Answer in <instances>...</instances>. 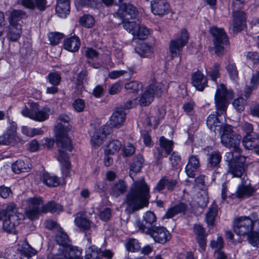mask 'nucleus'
I'll list each match as a JSON object with an SVG mask.
<instances>
[{"instance_id": "obj_1", "label": "nucleus", "mask_w": 259, "mask_h": 259, "mask_svg": "<svg viewBox=\"0 0 259 259\" xmlns=\"http://www.w3.org/2000/svg\"><path fill=\"white\" fill-rule=\"evenodd\" d=\"M144 159L143 156L139 155L134 159L130 166L129 175L133 179V183L124 200L126 209L129 212L141 209L148 205L150 199L149 188L143 178L134 181L133 173L138 172L143 166Z\"/></svg>"}, {"instance_id": "obj_2", "label": "nucleus", "mask_w": 259, "mask_h": 259, "mask_svg": "<svg viewBox=\"0 0 259 259\" xmlns=\"http://www.w3.org/2000/svg\"><path fill=\"white\" fill-rule=\"evenodd\" d=\"M58 123L55 127L57 144L58 147L59 155L58 160L62 164L63 171L66 176L69 173L70 163L69 161L68 152L72 149L71 141L66 133L70 129L69 126L65 127L63 123H68L70 118L66 115H61L58 118Z\"/></svg>"}, {"instance_id": "obj_3", "label": "nucleus", "mask_w": 259, "mask_h": 259, "mask_svg": "<svg viewBox=\"0 0 259 259\" xmlns=\"http://www.w3.org/2000/svg\"><path fill=\"white\" fill-rule=\"evenodd\" d=\"M232 92L227 91L223 84L218 86L214 97L217 112L210 114L206 121L207 125L211 131L215 132L221 128L220 125L218 124L220 122L218 116L223 114L226 109L227 100L232 99Z\"/></svg>"}, {"instance_id": "obj_4", "label": "nucleus", "mask_w": 259, "mask_h": 259, "mask_svg": "<svg viewBox=\"0 0 259 259\" xmlns=\"http://www.w3.org/2000/svg\"><path fill=\"white\" fill-rule=\"evenodd\" d=\"M28 207L25 211L26 217L33 220L38 218L41 213L48 211L57 212L62 210V206L54 201H50L45 205L40 197L29 198L26 200Z\"/></svg>"}, {"instance_id": "obj_5", "label": "nucleus", "mask_w": 259, "mask_h": 259, "mask_svg": "<svg viewBox=\"0 0 259 259\" xmlns=\"http://www.w3.org/2000/svg\"><path fill=\"white\" fill-rule=\"evenodd\" d=\"M221 143L225 147L232 148L231 151L235 154V157L241 154V150L239 147L241 136L236 134L233 130L232 127L229 125H225L221 127Z\"/></svg>"}, {"instance_id": "obj_6", "label": "nucleus", "mask_w": 259, "mask_h": 259, "mask_svg": "<svg viewBox=\"0 0 259 259\" xmlns=\"http://www.w3.org/2000/svg\"><path fill=\"white\" fill-rule=\"evenodd\" d=\"M16 211V205L12 203L8 204L5 209L0 210V221H3V228L5 232H14L16 226L19 224Z\"/></svg>"}, {"instance_id": "obj_7", "label": "nucleus", "mask_w": 259, "mask_h": 259, "mask_svg": "<svg viewBox=\"0 0 259 259\" xmlns=\"http://www.w3.org/2000/svg\"><path fill=\"white\" fill-rule=\"evenodd\" d=\"M29 107V109L25 107L21 110L23 116L38 122H43L49 118L51 110L48 106L40 108L37 103L33 102Z\"/></svg>"}, {"instance_id": "obj_8", "label": "nucleus", "mask_w": 259, "mask_h": 259, "mask_svg": "<svg viewBox=\"0 0 259 259\" xmlns=\"http://www.w3.org/2000/svg\"><path fill=\"white\" fill-rule=\"evenodd\" d=\"M135 224L139 230L149 234L156 242L163 244L170 238V233L164 227L147 228L139 220L136 221Z\"/></svg>"}, {"instance_id": "obj_9", "label": "nucleus", "mask_w": 259, "mask_h": 259, "mask_svg": "<svg viewBox=\"0 0 259 259\" xmlns=\"http://www.w3.org/2000/svg\"><path fill=\"white\" fill-rule=\"evenodd\" d=\"M251 217H241L236 219L234 221L233 230L238 235H248L252 232L254 223L257 216L253 213Z\"/></svg>"}, {"instance_id": "obj_10", "label": "nucleus", "mask_w": 259, "mask_h": 259, "mask_svg": "<svg viewBox=\"0 0 259 259\" xmlns=\"http://www.w3.org/2000/svg\"><path fill=\"white\" fill-rule=\"evenodd\" d=\"M210 32L212 36L214 51L218 55H223L226 52L225 47L229 45L226 33L223 28L212 27Z\"/></svg>"}, {"instance_id": "obj_11", "label": "nucleus", "mask_w": 259, "mask_h": 259, "mask_svg": "<svg viewBox=\"0 0 259 259\" xmlns=\"http://www.w3.org/2000/svg\"><path fill=\"white\" fill-rule=\"evenodd\" d=\"M225 156L230 164L229 172L233 177H241L244 171L245 157L240 154L236 158L235 154L231 152H227Z\"/></svg>"}, {"instance_id": "obj_12", "label": "nucleus", "mask_w": 259, "mask_h": 259, "mask_svg": "<svg viewBox=\"0 0 259 259\" xmlns=\"http://www.w3.org/2000/svg\"><path fill=\"white\" fill-rule=\"evenodd\" d=\"M189 35L186 29H183L175 38L170 40L169 45L171 58L179 57L183 48L187 44Z\"/></svg>"}, {"instance_id": "obj_13", "label": "nucleus", "mask_w": 259, "mask_h": 259, "mask_svg": "<svg viewBox=\"0 0 259 259\" xmlns=\"http://www.w3.org/2000/svg\"><path fill=\"white\" fill-rule=\"evenodd\" d=\"M164 85L158 82H155L147 87L140 97L139 103L141 106L148 105L153 100L155 95L159 94L163 89Z\"/></svg>"}, {"instance_id": "obj_14", "label": "nucleus", "mask_w": 259, "mask_h": 259, "mask_svg": "<svg viewBox=\"0 0 259 259\" xmlns=\"http://www.w3.org/2000/svg\"><path fill=\"white\" fill-rule=\"evenodd\" d=\"M137 8L132 4L121 5L116 13L114 14L115 17L120 18L122 21L135 20L138 15Z\"/></svg>"}, {"instance_id": "obj_15", "label": "nucleus", "mask_w": 259, "mask_h": 259, "mask_svg": "<svg viewBox=\"0 0 259 259\" xmlns=\"http://www.w3.org/2000/svg\"><path fill=\"white\" fill-rule=\"evenodd\" d=\"M17 127L15 123H12L4 132L0 136V145H15L19 141V138L17 135Z\"/></svg>"}, {"instance_id": "obj_16", "label": "nucleus", "mask_w": 259, "mask_h": 259, "mask_svg": "<svg viewBox=\"0 0 259 259\" xmlns=\"http://www.w3.org/2000/svg\"><path fill=\"white\" fill-rule=\"evenodd\" d=\"M60 253L49 255L48 259H82L81 251L75 248L71 249L69 247H62Z\"/></svg>"}, {"instance_id": "obj_17", "label": "nucleus", "mask_w": 259, "mask_h": 259, "mask_svg": "<svg viewBox=\"0 0 259 259\" xmlns=\"http://www.w3.org/2000/svg\"><path fill=\"white\" fill-rule=\"evenodd\" d=\"M111 132V128L108 125H104L100 127L95 132L91 137L92 145L95 147H99L103 143L107 135H109Z\"/></svg>"}, {"instance_id": "obj_18", "label": "nucleus", "mask_w": 259, "mask_h": 259, "mask_svg": "<svg viewBox=\"0 0 259 259\" xmlns=\"http://www.w3.org/2000/svg\"><path fill=\"white\" fill-rule=\"evenodd\" d=\"M255 192V189L249 182L243 179L241 183L238 186L235 195L238 198L244 199L251 196Z\"/></svg>"}, {"instance_id": "obj_19", "label": "nucleus", "mask_w": 259, "mask_h": 259, "mask_svg": "<svg viewBox=\"0 0 259 259\" xmlns=\"http://www.w3.org/2000/svg\"><path fill=\"white\" fill-rule=\"evenodd\" d=\"M150 4L152 12L154 15L163 16L169 12L170 6L166 0H152Z\"/></svg>"}, {"instance_id": "obj_20", "label": "nucleus", "mask_w": 259, "mask_h": 259, "mask_svg": "<svg viewBox=\"0 0 259 259\" xmlns=\"http://www.w3.org/2000/svg\"><path fill=\"white\" fill-rule=\"evenodd\" d=\"M233 17L231 25L233 32H237L242 30L245 24V14L242 11H234L233 12Z\"/></svg>"}, {"instance_id": "obj_21", "label": "nucleus", "mask_w": 259, "mask_h": 259, "mask_svg": "<svg viewBox=\"0 0 259 259\" xmlns=\"http://www.w3.org/2000/svg\"><path fill=\"white\" fill-rule=\"evenodd\" d=\"M159 142L160 147L157 148L158 154L157 157V163L158 164L161 163L160 160L163 156L162 150H163L165 151V156L168 155L172 151L173 145L171 141L167 140L164 137H160Z\"/></svg>"}, {"instance_id": "obj_22", "label": "nucleus", "mask_w": 259, "mask_h": 259, "mask_svg": "<svg viewBox=\"0 0 259 259\" xmlns=\"http://www.w3.org/2000/svg\"><path fill=\"white\" fill-rule=\"evenodd\" d=\"M16 251L22 256L30 258L37 253V251L32 247L27 241L24 240L20 241L17 246Z\"/></svg>"}, {"instance_id": "obj_23", "label": "nucleus", "mask_w": 259, "mask_h": 259, "mask_svg": "<svg viewBox=\"0 0 259 259\" xmlns=\"http://www.w3.org/2000/svg\"><path fill=\"white\" fill-rule=\"evenodd\" d=\"M200 165L199 159L197 156L193 155L190 156L185 167L187 176L190 178H194Z\"/></svg>"}, {"instance_id": "obj_24", "label": "nucleus", "mask_w": 259, "mask_h": 259, "mask_svg": "<svg viewBox=\"0 0 259 259\" xmlns=\"http://www.w3.org/2000/svg\"><path fill=\"white\" fill-rule=\"evenodd\" d=\"M126 114L122 108H118L110 118V124L112 127H119L124 122Z\"/></svg>"}, {"instance_id": "obj_25", "label": "nucleus", "mask_w": 259, "mask_h": 259, "mask_svg": "<svg viewBox=\"0 0 259 259\" xmlns=\"http://www.w3.org/2000/svg\"><path fill=\"white\" fill-rule=\"evenodd\" d=\"M193 232L196 235L197 243L201 248L200 251H204L206 246V237L205 229L199 224H195L193 227Z\"/></svg>"}, {"instance_id": "obj_26", "label": "nucleus", "mask_w": 259, "mask_h": 259, "mask_svg": "<svg viewBox=\"0 0 259 259\" xmlns=\"http://www.w3.org/2000/svg\"><path fill=\"white\" fill-rule=\"evenodd\" d=\"M56 241L57 243L59 245L58 248V252L57 253H60V249L62 247H69L71 249H73L76 247H73L69 245L70 241L66 233H65L62 228H59L58 232L56 236Z\"/></svg>"}, {"instance_id": "obj_27", "label": "nucleus", "mask_w": 259, "mask_h": 259, "mask_svg": "<svg viewBox=\"0 0 259 259\" xmlns=\"http://www.w3.org/2000/svg\"><path fill=\"white\" fill-rule=\"evenodd\" d=\"M27 17L25 12L21 10L13 9L10 13L8 21L10 26L21 25L19 22Z\"/></svg>"}, {"instance_id": "obj_28", "label": "nucleus", "mask_w": 259, "mask_h": 259, "mask_svg": "<svg viewBox=\"0 0 259 259\" xmlns=\"http://www.w3.org/2000/svg\"><path fill=\"white\" fill-rule=\"evenodd\" d=\"M70 0H57L56 12L61 18H65L70 12Z\"/></svg>"}, {"instance_id": "obj_29", "label": "nucleus", "mask_w": 259, "mask_h": 259, "mask_svg": "<svg viewBox=\"0 0 259 259\" xmlns=\"http://www.w3.org/2000/svg\"><path fill=\"white\" fill-rule=\"evenodd\" d=\"M242 142L246 149H253L256 147L259 143V135L256 133L246 135L242 139Z\"/></svg>"}, {"instance_id": "obj_30", "label": "nucleus", "mask_w": 259, "mask_h": 259, "mask_svg": "<svg viewBox=\"0 0 259 259\" xmlns=\"http://www.w3.org/2000/svg\"><path fill=\"white\" fill-rule=\"evenodd\" d=\"M177 184L176 180L171 179L167 177L162 178L157 184L155 190L158 191L162 190L165 187L169 191H172Z\"/></svg>"}, {"instance_id": "obj_31", "label": "nucleus", "mask_w": 259, "mask_h": 259, "mask_svg": "<svg viewBox=\"0 0 259 259\" xmlns=\"http://www.w3.org/2000/svg\"><path fill=\"white\" fill-rule=\"evenodd\" d=\"M74 223L78 228L84 231L88 230L91 226V222L81 212L76 214Z\"/></svg>"}, {"instance_id": "obj_32", "label": "nucleus", "mask_w": 259, "mask_h": 259, "mask_svg": "<svg viewBox=\"0 0 259 259\" xmlns=\"http://www.w3.org/2000/svg\"><path fill=\"white\" fill-rule=\"evenodd\" d=\"M193 85L196 89L200 91L203 90L207 82L204 76L200 72L198 71L193 74L192 76Z\"/></svg>"}, {"instance_id": "obj_33", "label": "nucleus", "mask_w": 259, "mask_h": 259, "mask_svg": "<svg viewBox=\"0 0 259 259\" xmlns=\"http://www.w3.org/2000/svg\"><path fill=\"white\" fill-rule=\"evenodd\" d=\"M127 185L125 182L122 180H119L114 183L110 189V194L115 197H117L121 194L126 191Z\"/></svg>"}, {"instance_id": "obj_34", "label": "nucleus", "mask_w": 259, "mask_h": 259, "mask_svg": "<svg viewBox=\"0 0 259 259\" xmlns=\"http://www.w3.org/2000/svg\"><path fill=\"white\" fill-rule=\"evenodd\" d=\"M41 179L43 183L49 187H56L60 183V180L57 177L47 172L42 175Z\"/></svg>"}, {"instance_id": "obj_35", "label": "nucleus", "mask_w": 259, "mask_h": 259, "mask_svg": "<svg viewBox=\"0 0 259 259\" xmlns=\"http://www.w3.org/2000/svg\"><path fill=\"white\" fill-rule=\"evenodd\" d=\"M80 47V41L76 36L68 38L64 40V49L68 51L74 52L78 51Z\"/></svg>"}, {"instance_id": "obj_36", "label": "nucleus", "mask_w": 259, "mask_h": 259, "mask_svg": "<svg viewBox=\"0 0 259 259\" xmlns=\"http://www.w3.org/2000/svg\"><path fill=\"white\" fill-rule=\"evenodd\" d=\"M186 208L187 206L185 204L183 203H180L168 209L165 215L163 217V218H171L179 213L184 212L186 210Z\"/></svg>"}, {"instance_id": "obj_37", "label": "nucleus", "mask_w": 259, "mask_h": 259, "mask_svg": "<svg viewBox=\"0 0 259 259\" xmlns=\"http://www.w3.org/2000/svg\"><path fill=\"white\" fill-rule=\"evenodd\" d=\"M12 169L15 173L18 174L27 172L30 169L29 164L28 161L19 160L12 165Z\"/></svg>"}, {"instance_id": "obj_38", "label": "nucleus", "mask_w": 259, "mask_h": 259, "mask_svg": "<svg viewBox=\"0 0 259 259\" xmlns=\"http://www.w3.org/2000/svg\"><path fill=\"white\" fill-rule=\"evenodd\" d=\"M122 23L124 28L134 36L136 33V30L138 28L140 21L136 18L135 20L122 21Z\"/></svg>"}, {"instance_id": "obj_39", "label": "nucleus", "mask_w": 259, "mask_h": 259, "mask_svg": "<svg viewBox=\"0 0 259 259\" xmlns=\"http://www.w3.org/2000/svg\"><path fill=\"white\" fill-rule=\"evenodd\" d=\"M222 156L218 151H213L207 155V161L211 167L218 166L221 160Z\"/></svg>"}, {"instance_id": "obj_40", "label": "nucleus", "mask_w": 259, "mask_h": 259, "mask_svg": "<svg viewBox=\"0 0 259 259\" xmlns=\"http://www.w3.org/2000/svg\"><path fill=\"white\" fill-rule=\"evenodd\" d=\"M22 33L21 25L10 26V30L8 34V37L13 41L19 39Z\"/></svg>"}, {"instance_id": "obj_41", "label": "nucleus", "mask_w": 259, "mask_h": 259, "mask_svg": "<svg viewBox=\"0 0 259 259\" xmlns=\"http://www.w3.org/2000/svg\"><path fill=\"white\" fill-rule=\"evenodd\" d=\"M101 257V251L100 248L92 245L86 250L85 259H99Z\"/></svg>"}, {"instance_id": "obj_42", "label": "nucleus", "mask_w": 259, "mask_h": 259, "mask_svg": "<svg viewBox=\"0 0 259 259\" xmlns=\"http://www.w3.org/2000/svg\"><path fill=\"white\" fill-rule=\"evenodd\" d=\"M136 51L141 57H148L153 53V49L146 43L142 44L136 49Z\"/></svg>"}, {"instance_id": "obj_43", "label": "nucleus", "mask_w": 259, "mask_h": 259, "mask_svg": "<svg viewBox=\"0 0 259 259\" xmlns=\"http://www.w3.org/2000/svg\"><path fill=\"white\" fill-rule=\"evenodd\" d=\"M143 219L145 222L144 226L147 228H154V223L156 221V217L155 214L150 211H147L143 215Z\"/></svg>"}, {"instance_id": "obj_44", "label": "nucleus", "mask_w": 259, "mask_h": 259, "mask_svg": "<svg viewBox=\"0 0 259 259\" xmlns=\"http://www.w3.org/2000/svg\"><path fill=\"white\" fill-rule=\"evenodd\" d=\"M122 146L121 143L118 140L111 141L106 147V152L109 154H113L118 152Z\"/></svg>"}, {"instance_id": "obj_45", "label": "nucleus", "mask_w": 259, "mask_h": 259, "mask_svg": "<svg viewBox=\"0 0 259 259\" xmlns=\"http://www.w3.org/2000/svg\"><path fill=\"white\" fill-rule=\"evenodd\" d=\"M217 212V206L215 205H212L206 214V221L208 225L212 226L213 225Z\"/></svg>"}, {"instance_id": "obj_46", "label": "nucleus", "mask_w": 259, "mask_h": 259, "mask_svg": "<svg viewBox=\"0 0 259 259\" xmlns=\"http://www.w3.org/2000/svg\"><path fill=\"white\" fill-rule=\"evenodd\" d=\"M149 34V29L144 25H142L141 23L138 26V28L136 30V33L134 36L140 39H144Z\"/></svg>"}, {"instance_id": "obj_47", "label": "nucleus", "mask_w": 259, "mask_h": 259, "mask_svg": "<svg viewBox=\"0 0 259 259\" xmlns=\"http://www.w3.org/2000/svg\"><path fill=\"white\" fill-rule=\"evenodd\" d=\"M210 247L214 251H221L224 246V242L223 237L218 235L216 240H212L210 242Z\"/></svg>"}, {"instance_id": "obj_48", "label": "nucleus", "mask_w": 259, "mask_h": 259, "mask_svg": "<svg viewBox=\"0 0 259 259\" xmlns=\"http://www.w3.org/2000/svg\"><path fill=\"white\" fill-rule=\"evenodd\" d=\"M143 85L141 83L136 81H132L127 83L124 85L125 89L129 92H138L141 90Z\"/></svg>"}, {"instance_id": "obj_49", "label": "nucleus", "mask_w": 259, "mask_h": 259, "mask_svg": "<svg viewBox=\"0 0 259 259\" xmlns=\"http://www.w3.org/2000/svg\"><path fill=\"white\" fill-rule=\"evenodd\" d=\"M80 24L85 27H92L95 23L94 18L91 15H84L79 20Z\"/></svg>"}, {"instance_id": "obj_50", "label": "nucleus", "mask_w": 259, "mask_h": 259, "mask_svg": "<svg viewBox=\"0 0 259 259\" xmlns=\"http://www.w3.org/2000/svg\"><path fill=\"white\" fill-rule=\"evenodd\" d=\"M125 246L127 250L132 252L137 251L140 248L138 241L135 239H130L126 242Z\"/></svg>"}, {"instance_id": "obj_51", "label": "nucleus", "mask_w": 259, "mask_h": 259, "mask_svg": "<svg viewBox=\"0 0 259 259\" xmlns=\"http://www.w3.org/2000/svg\"><path fill=\"white\" fill-rule=\"evenodd\" d=\"M63 37V34L59 32H51L48 34L49 40L53 45L58 44Z\"/></svg>"}, {"instance_id": "obj_52", "label": "nucleus", "mask_w": 259, "mask_h": 259, "mask_svg": "<svg viewBox=\"0 0 259 259\" xmlns=\"http://www.w3.org/2000/svg\"><path fill=\"white\" fill-rule=\"evenodd\" d=\"M248 236L249 243L252 246L259 247V233L252 232Z\"/></svg>"}, {"instance_id": "obj_53", "label": "nucleus", "mask_w": 259, "mask_h": 259, "mask_svg": "<svg viewBox=\"0 0 259 259\" xmlns=\"http://www.w3.org/2000/svg\"><path fill=\"white\" fill-rule=\"evenodd\" d=\"M48 78L49 82L53 85H58L61 80V77L59 74L57 72H52L48 75Z\"/></svg>"}, {"instance_id": "obj_54", "label": "nucleus", "mask_w": 259, "mask_h": 259, "mask_svg": "<svg viewBox=\"0 0 259 259\" xmlns=\"http://www.w3.org/2000/svg\"><path fill=\"white\" fill-rule=\"evenodd\" d=\"M195 104L193 101H190L185 103L183 106L184 111L187 114L192 115H193L194 111V108Z\"/></svg>"}, {"instance_id": "obj_55", "label": "nucleus", "mask_w": 259, "mask_h": 259, "mask_svg": "<svg viewBox=\"0 0 259 259\" xmlns=\"http://www.w3.org/2000/svg\"><path fill=\"white\" fill-rule=\"evenodd\" d=\"M227 69L231 79L236 80L238 78V71L235 65L229 64L227 66Z\"/></svg>"}, {"instance_id": "obj_56", "label": "nucleus", "mask_w": 259, "mask_h": 259, "mask_svg": "<svg viewBox=\"0 0 259 259\" xmlns=\"http://www.w3.org/2000/svg\"><path fill=\"white\" fill-rule=\"evenodd\" d=\"M72 106L75 111L80 112L84 110L85 108V103L82 99H78L73 101Z\"/></svg>"}, {"instance_id": "obj_57", "label": "nucleus", "mask_w": 259, "mask_h": 259, "mask_svg": "<svg viewBox=\"0 0 259 259\" xmlns=\"http://www.w3.org/2000/svg\"><path fill=\"white\" fill-rule=\"evenodd\" d=\"M220 65L218 63H215L209 71L210 77L212 80H215L220 75Z\"/></svg>"}, {"instance_id": "obj_58", "label": "nucleus", "mask_w": 259, "mask_h": 259, "mask_svg": "<svg viewBox=\"0 0 259 259\" xmlns=\"http://www.w3.org/2000/svg\"><path fill=\"white\" fill-rule=\"evenodd\" d=\"M245 101L243 98L240 97L235 100L233 102V105L234 108L238 111H241L244 109V105Z\"/></svg>"}, {"instance_id": "obj_59", "label": "nucleus", "mask_w": 259, "mask_h": 259, "mask_svg": "<svg viewBox=\"0 0 259 259\" xmlns=\"http://www.w3.org/2000/svg\"><path fill=\"white\" fill-rule=\"evenodd\" d=\"M111 215V210L109 208H106L100 213V218L104 221H108Z\"/></svg>"}, {"instance_id": "obj_60", "label": "nucleus", "mask_w": 259, "mask_h": 259, "mask_svg": "<svg viewBox=\"0 0 259 259\" xmlns=\"http://www.w3.org/2000/svg\"><path fill=\"white\" fill-rule=\"evenodd\" d=\"M12 194L10 188L2 186L0 187V196L3 198H8Z\"/></svg>"}, {"instance_id": "obj_61", "label": "nucleus", "mask_w": 259, "mask_h": 259, "mask_svg": "<svg viewBox=\"0 0 259 259\" xmlns=\"http://www.w3.org/2000/svg\"><path fill=\"white\" fill-rule=\"evenodd\" d=\"M19 3L23 6L29 9L33 10L35 8L33 0H20Z\"/></svg>"}, {"instance_id": "obj_62", "label": "nucleus", "mask_w": 259, "mask_h": 259, "mask_svg": "<svg viewBox=\"0 0 259 259\" xmlns=\"http://www.w3.org/2000/svg\"><path fill=\"white\" fill-rule=\"evenodd\" d=\"M126 71L125 70H114L109 73L108 76L111 79H116L121 76L123 75Z\"/></svg>"}, {"instance_id": "obj_63", "label": "nucleus", "mask_w": 259, "mask_h": 259, "mask_svg": "<svg viewBox=\"0 0 259 259\" xmlns=\"http://www.w3.org/2000/svg\"><path fill=\"white\" fill-rule=\"evenodd\" d=\"M135 149L133 145L127 143L124 147L123 152L126 156H130L135 153Z\"/></svg>"}, {"instance_id": "obj_64", "label": "nucleus", "mask_w": 259, "mask_h": 259, "mask_svg": "<svg viewBox=\"0 0 259 259\" xmlns=\"http://www.w3.org/2000/svg\"><path fill=\"white\" fill-rule=\"evenodd\" d=\"M259 82V71H256L253 73L250 78V83L252 88H255Z\"/></svg>"}]
</instances>
